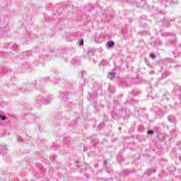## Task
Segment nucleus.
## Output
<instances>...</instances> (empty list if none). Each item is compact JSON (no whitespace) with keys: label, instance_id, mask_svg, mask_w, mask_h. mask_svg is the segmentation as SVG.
Returning <instances> with one entry per match:
<instances>
[{"label":"nucleus","instance_id":"obj_1","mask_svg":"<svg viewBox=\"0 0 181 181\" xmlns=\"http://www.w3.org/2000/svg\"><path fill=\"white\" fill-rule=\"evenodd\" d=\"M107 45L108 46V47H112V46H114V45H115V43L114 42V41H109L107 42Z\"/></svg>","mask_w":181,"mask_h":181},{"label":"nucleus","instance_id":"obj_2","mask_svg":"<svg viewBox=\"0 0 181 181\" xmlns=\"http://www.w3.org/2000/svg\"><path fill=\"white\" fill-rule=\"evenodd\" d=\"M83 45H84V40L81 39L79 41V46H83Z\"/></svg>","mask_w":181,"mask_h":181},{"label":"nucleus","instance_id":"obj_3","mask_svg":"<svg viewBox=\"0 0 181 181\" xmlns=\"http://www.w3.org/2000/svg\"><path fill=\"white\" fill-rule=\"evenodd\" d=\"M147 134H148V135H153V130H148Z\"/></svg>","mask_w":181,"mask_h":181},{"label":"nucleus","instance_id":"obj_4","mask_svg":"<svg viewBox=\"0 0 181 181\" xmlns=\"http://www.w3.org/2000/svg\"><path fill=\"white\" fill-rule=\"evenodd\" d=\"M150 57H151V59H155L156 57V55L153 54H150Z\"/></svg>","mask_w":181,"mask_h":181},{"label":"nucleus","instance_id":"obj_5","mask_svg":"<svg viewBox=\"0 0 181 181\" xmlns=\"http://www.w3.org/2000/svg\"><path fill=\"white\" fill-rule=\"evenodd\" d=\"M1 119L2 121H5V119H6V117L5 116L1 117Z\"/></svg>","mask_w":181,"mask_h":181}]
</instances>
